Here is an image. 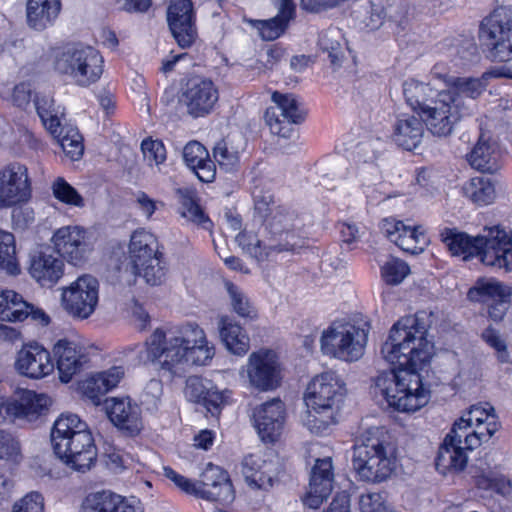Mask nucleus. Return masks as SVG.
I'll return each mask as SVG.
<instances>
[{
	"instance_id": "obj_1",
	"label": "nucleus",
	"mask_w": 512,
	"mask_h": 512,
	"mask_svg": "<svg viewBox=\"0 0 512 512\" xmlns=\"http://www.w3.org/2000/svg\"><path fill=\"white\" fill-rule=\"evenodd\" d=\"M427 326L418 314L399 319L383 343V358L397 369L383 371L374 379V394L389 407L413 413L427 405L430 391L424 387L419 371L430 361L433 344L427 340Z\"/></svg>"
},
{
	"instance_id": "obj_2",
	"label": "nucleus",
	"mask_w": 512,
	"mask_h": 512,
	"mask_svg": "<svg viewBox=\"0 0 512 512\" xmlns=\"http://www.w3.org/2000/svg\"><path fill=\"white\" fill-rule=\"evenodd\" d=\"M148 358L162 369L178 375L185 365H206L214 356V346L204 330L187 322L167 330L156 329L146 342Z\"/></svg>"
},
{
	"instance_id": "obj_3",
	"label": "nucleus",
	"mask_w": 512,
	"mask_h": 512,
	"mask_svg": "<svg viewBox=\"0 0 512 512\" xmlns=\"http://www.w3.org/2000/svg\"><path fill=\"white\" fill-rule=\"evenodd\" d=\"M486 234L471 237L455 228H444L440 232L441 241L452 255H463L464 259L479 256L481 262L497 270L510 271L512 256V235L502 226L484 228Z\"/></svg>"
},
{
	"instance_id": "obj_4",
	"label": "nucleus",
	"mask_w": 512,
	"mask_h": 512,
	"mask_svg": "<svg viewBox=\"0 0 512 512\" xmlns=\"http://www.w3.org/2000/svg\"><path fill=\"white\" fill-rule=\"evenodd\" d=\"M403 95L406 103L422 118L427 130L437 137L451 135L459 122V113L464 112V108L457 105L450 110L449 105L454 101L452 94L445 90L436 91L416 79L403 83Z\"/></svg>"
},
{
	"instance_id": "obj_5",
	"label": "nucleus",
	"mask_w": 512,
	"mask_h": 512,
	"mask_svg": "<svg viewBox=\"0 0 512 512\" xmlns=\"http://www.w3.org/2000/svg\"><path fill=\"white\" fill-rule=\"evenodd\" d=\"M55 455L70 469L85 473L97 458V448L88 425L76 414H61L51 430Z\"/></svg>"
},
{
	"instance_id": "obj_6",
	"label": "nucleus",
	"mask_w": 512,
	"mask_h": 512,
	"mask_svg": "<svg viewBox=\"0 0 512 512\" xmlns=\"http://www.w3.org/2000/svg\"><path fill=\"white\" fill-rule=\"evenodd\" d=\"M345 393V383L335 371L316 375L304 394L307 411L302 417L303 425L317 435L326 432L336 423Z\"/></svg>"
},
{
	"instance_id": "obj_7",
	"label": "nucleus",
	"mask_w": 512,
	"mask_h": 512,
	"mask_svg": "<svg viewBox=\"0 0 512 512\" xmlns=\"http://www.w3.org/2000/svg\"><path fill=\"white\" fill-rule=\"evenodd\" d=\"M352 465L361 480L381 482L393 472L395 459L383 430L371 428L353 449Z\"/></svg>"
},
{
	"instance_id": "obj_8",
	"label": "nucleus",
	"mask_w": 512,
	"mask_h": 512,
	"mask_svg": "<svg viewBox=\"0 0 512 512\" xmlns=\"http://www.w3.org/2000/svg\"><path fill=\"white\" fill-rule=\"evenodd\" d=\"M370 325L361 322H334L322 332L321 352L345 362L358 361L365 351Z\"/></svg>"
},
{
	"instance_id": "obj_9",
	"label": "nucleus",
	"mask_w": 512,
	"mask_h": 512,
	"mask_svg": "<svg viewBox=\"0 0 512 512\" xmlns=\"http://www.w3.org/2000/svg\"><path fill=\"white\" fill-rule=\"evenodd\" d=\"M481 48L493 62L506 63L512 57V8L500 5L485 17L478 32Z\"/></svg>"
},
{
	"instance_id": "obj_10",
	"label": "nucleus",
	"mask_w": 512,
	"mask_h": 512,
	"mask_svg": "<svg viewBox=\"0 0 512 512\" xmlns=\"http://www.w3.org/2000/svg\"><path fill=\"white\" fill-rule=\"evenodd\" d=\"M432 75L438 79L443 80L448 88L445 92L452 94L454 101L449 106L450 110L454 107L462 106L463 113H459V121L463 118L472 115L473 101L479 97L487 87V80L489 78H512V69L508 66L494 67L491 70L482 74L480 78L471 77H456L437 72V66L432 69Z\"/></svg>"
},
{
	"instance_id": "obj_11",
	"label": "nucleus",
	"mask_w": 512,
	"mask_h": 512,
	"mask_svg": "<svg viewBox=\"0 0 512 512\" xmlns=\"http://www.w3.org/2000/svg\"><path fill=\"white\" fill-rule=\"evenodd\" d=\"M240 376L246 379L250 388L259 392L275 390L281 382V368L278 357L273 350L260 349L252 352Z\"/></svg>"
},
{
	"instance_id": "obj_12",
	"label": "nucleus",
	"mask_w": 512,
	"mask_h": 512,
	"mask_svg": "<svg viewBox=\"0 0 512 512\" xmlns=\"http://www.w3.org/2000/svg\"><path fill=\"white\" fill-rule=\"evenodd\" d=\"M99 301V282L91 275L78 277L69 286L62 288L61 305L75 319L89 318Z\"/></svg>"
},
{
	"instance_id": "obj_13",
	"label": "nucleus",
	"mask_w": 512,
	"mask_h": 512,
	"mask_svg": "<svg viewBox=\"0 0 512 512\" xmlns=\"http://www.w3.org/2000/svg\"><path fill=\"white\" fill-rule=\"evenodd\" d=\"M219 99L216 84L209 78L194 76L182 87L179 101L185 106L188 115L193 118L209 115Z\"/></svg>"
},
{
	"instance_id": "obj_14",
	"label": "nucleus",
	"mask_w": 512,
	"mask_h": 512,
	"mask_svg": "<svg viewBox=\"0 0 512 512\" xmlns=\"http://www.w3.org/2000/svg\"><path fill=\"white\" fill-rule=\"evenodd\" d=\"M31 197V182L25 165L14 162L0 169V209L26 203Z\"/></svg>"
},
{
	"instance_id": "obj_15",
	"label": "nucleus",
	"mask_w": 512,
	"mask_h": 512,
	"mask_svg": "<svg viewBox=\"0 0 512 512\" xmlns=\"http://www.w3.org/2000/svg\"><path fill=\"white\" fill-rule=\"evenodd\" d=\"M271 99L275 105L267 108L266 123L273 134L287 138L292 132L291 124L302 122L305 113L300 109L298 100L292 94L275 91Z\"/></svg>"
},
{
	"instance_id": "obj_16",
	"label": "nucleus",
	"mask_w": 512,
	"mask_h": 512,
	"mask_svg": "<svg viewBox=\"0 0 512 512\" xmlns=\"http://www.w3.org/2000/svg\"><path fill=\"white\" fill-rule=\"evenodd\" d=\"M251 419L260 439L273 443L279 439L284 428L285 405L279 398H274L254 407Z\"/></svg>"
},
{
	"instance_id": "obj_17",
	"label": "nucleus",
	"mask_w": 512,
	"mask_h": 512,
	"mask_svg": "<svg viewBox=\"0 0 512 512\" xmlns=\"http://www.w3.org/2000/svg\"><path fill=\"white\" fill-rule=\"evenodd\" d=\"M56 251L73 265L86 260L93 249L91 236L87 230L79 226H65L53 235Z\"/></svg>"
},
{
	"instance_id": "obj_18",
	"label": "nucleus",
	"mask_w": 512,
	"mask_h": 512,
	"mask_svg": "<svg viewBox=\"0 0 512 512\" xmlns=\"http://www.w3.org/2000/svg\"><path fill=\"white\" fill-rule=\"evenodd\" d=\"M265 221L266 229L278 241L274 244L276 251L292 249L289 239L294 238L296 231L303 226L300 212L290 205H278Z\"/></svg>"
},
{
	"instance_id": "obj_19",
	"label": "nucleus",
	"mask_w": 512,
	"mask_h": 512,
	"mask_svg": "<svg viewBox=\"0 0 512 512\" xmlns=\"http://www.w3.org/2000/svg\"><path fill=\"white\" fill-rule=\"evenodd\" d=\"M382 233L404 252L418 254L428 245V238L422 226H409L403 221L386 218L382 220Z\"/></svg>"
},
{
	"instance_id": "obj_20",
	"label": "nucleus",
	"mask_w": 512,
	"mask_h": 512,
	"mask_svg": "<svg viewBox=\"0 0 512 512\" xmlns=\"http://www.w3.org/2000/svg\"><path fill=\"white\" fill-rule=\"evenodd\" d=\"M167 21L178 45L182 48L190 47L197 36L191 0H171Z\"/></svg>"
},
{
	"instance_id": "obj_21",
	"label": "nucleus",
	"mask_w": 512,
	"mask_h": 512,
	"mask_svg": "<svg viewBox=\"0 0 512 512\" xmlns=\"http://www.w3.org/2000/svg\"><path fill=\"white\" fill-rule=\"evenodd\" d=\"M16 371L31 379H41L54 370V363L48 350L37 343L24 345L17 353Z\"/></svg>"
},
{
	"instance_id": "obj_22",
	"label": "nucleus",
	"mask_w": 512,
	"mask_h": 512,
	"mask_svg": "<svg viewBox=\"0 0 512 512\" xmlns=\"http://www.w3.org/2000/svg\"><path fill=\"white\" fill-rule=\"evenodd\" d=\"M334 473L332 458L317 459L312 468L309 489L303 501L306 506L317 509L333 490Z\"/></svg>"
},
{
	"instance_id": "obj_23",
	"label": "nucleus",
	"mask_w": 512,
	"mask_h": 512,
	"mask_svg": "<svg viewBox=\"0 0 512 512\" xmlns=\"http://www.w3.org/2000/svg\"><path fill=\"white\" fill-rule=\"evenodd\" d=\"M13 421L21 420L28 423L37 421L46 415L51 399L45 394H38L32 390H23L11 398Z\"/></svg>"
},
{
	"instance_id": "obj_24",
	"label": "nucleus",
	"mask_w": 512,
	"mask_h": 512,
	"mask_svg": "<svg viewBox=\"0 0 512 512\" xmlns=\"http://www.w3.org/2000/svg\"><path fill=\"white\" fill-rule=\"evenodd\" d=\"M106 412L111 422L129 435H137L142 429L141 411L130 399L106 400Z\"/></svg>"
},
{
	"instance_id": "obj_25",
	"label": "nucleus",
	"mask_w": 512,
	"mask_h": 512,
	"mask_svg": "<svg viewBox=\"0 0 512 512\" xmlns=\"http://www.w3.org/2000/svg\"><path fill=\"white\" fill-rule=\"evenodd\" d=\"M82 512H143L139 501L105 490L88 495Z\"/></svg>"
},
{
	"instance_id": "obj_26",
	"label": "nucleus",
	"mask_w": 512,
	"mask_h": 512,
	"mask_svg": "<svg viewBox=\"0 0 512 512\" xmlns=\"http://www.w3.org/2000/svg\"><path fill=\"white\" fill-rule=\"evenodd\" d=\"M242 474L251 488L268 490L276 481L277 464L257 455H249L242 462Z\"/></svg>"
},
{
	"instance_id": "obj_27",
	"label": "nucleus",
	"mask_w": 512,
	"mask_h": 512,
	"mask_svg": "<svg viewBox=\"0 0 512 512\" xmlns=\"http://www.w3.org/2000/svg\"><path fill=\"white\" fill-rule=\"evenodd\" d=\"M54 354L57 357L60 380L64 383L69 382L87 360L82 348L66 339L59 340L55 344Z\"/></svg>"
},
{
	"instance_id": "obj_28",
	"label": "nucleus",
	"mask_w": 512,
	"mask_h": 512,
	"mask_svg": "<svg viewBox=\"0 0 512 512\" xmlns=\"http://www.w3.org/2000/svg\"><path fill=\"white\" fill-rule=\"evenodd\" d=\"M63 261L46 251H39L32 256L31 276L43 287H52L63 275Z\"/></svg>"
},
{
	"instance_id": "obj_29",
	"label": "nucleus",
	"mask_w": 512,
	"mask_h": 512,
	"mask_svg": "<svg viewBox=\"0 0 512 512\" xmlns=\"http://www.w3.org/2000/svg\"><path fill=\"white\" fill-rule=\"evenodd\" d=\"M61 7V0H27V25L36 31L51 27L58 18Z\"/></svg>"
},
{
	"instance_id": "obj_30",
	"label": "nucleus",
	"mask_w": 512,
	"mask_h": 512,
	"mask_svg": "<svg viewBox=\"0 0 512 512\" xmlns=\"http://www.w3.org/2000/svg\"><path fill=\"white\" fill-rule=\"evenodd\" d=\"M183 159L200 181L210 183L215 179V163L201 143L197 141L187 143L183 149Z\"/></svg>"
},
{
	"instance_id": "obj_31",
	"label": "nucleus",
	"mask_w": 512,
	"mask_h": 512,
	"mask_svg": "<svg viewBox=\"0 0 512 512\" xmlns=\"http://www.w3.org/2000/svg\"><path fill=\"white\" fill-rule=\"evenodd\" d=\"M424 125L421 117L408 114L399 116L394 124V142L408 151L416 149L423 139Z\"/></svg>"
},
{
	"instance_id": "obj_32",
	"label": "nucleus",
	"mask_w": 512,
	"mask_h": 512,
	"mask_svg": "<svg viewBox=\"0 0 512 512\" xmlns=\"http://www.w3.org/2000/svg\"><path fill=\"white\" fill-rule=\"evenodd\" d=\"M90 46L82 44H68L54 50L53 67L56 72L69 77L73 82L80 74V66Z\"/></svg>"
},
{
	"instance_id": "obj_33",
	"label": "nucleus",
	"mask_w": 512,
	"mask_h": 512,
	"mask_svg": "<svg viewBox=\"0 0 512 512\" xmlns=\"http://www.w3.org/2000/svg\"><path fill=\"white\" fill-rule=\"evenodd\" d=\"M501 155L497 146L481 135L467 155L470 166L482 173H495L501 168Z\"/></svg>"
},
{
	"instance_id": "obj_34",
	"label": "nucleus",
	"mask_w": 512,
	"mask_h": 512,
	"mask_svg": "<svg viewBox=\"0 0 512 512\" xmlns=\"http://www.w3.org/2000/svg\"><path fill=\"white\" fill-rule=\"evenodd\" d=\"M158 252V242L153 234L143 229L136 230L130 239L129 257L131 268L144 266L150 259L161 257Z\"/></svg>"
},
{
	"instance_id": "obj_35",
	"label": "nucleus",
	"mask_w": 512,
	"mask_h": 512,
	"mask_svg": "<svg viewBox=\"0 0 512 512\" xmlns=\"http://www.w3.org/2000/svg\"><path fill=\"white\" fill-rule=\"evenodd\" d=\"M124 374L125 371L121 366H115L106 371L96 373L82 383L83 393L94 403H98L101 396L119 384Z\"/></svg>"
},
{
	"instance_id": "obj_36",
	"label": "nucleus",
	"mask_w": 512,
	"mask_h": 512,
	"mask_svg": "<svg viewBox=\"0 0 512 512\" xmlns=\"http://www.w3.org/2000/svg\"><path fill=\"white\" fill-rule=\"evenodd\" d=\"M278 9V14L269 19L258 22V31L264 40L272 41L284 33L288 22L295 14L293 0H272Z\"/></svg>"
},
{
	"instance_id": "obj_37",
	"label": "nucleus",
	"mask_w": 512,
	"mask_h": 512,
	"mask_svg": "<svg viewBox=\"0 0 512 512\" xmlns=\"http://www.w3.org/2000/svg\"><path fill=\"white\" fill-rule=\"evenodd\" d=\"M218 329L222 342L235 355H244L250 348V339L243 328L228 316L220 317Z\"/></svg>"
},
{
	"instance_id": "obj_38",
	"label": "nucleus",
	"mask_w": 512,
	"mask_h": 512,
	"mask_svg": "<svg viewBox=\"0 0 512 512\" xmlns=\"http://www.w3.org/2000/svg\"><path fill=\"white\" fill-rule=\"evenodd\" d=\"M466 446H456L443 441L436 458V469L446 474L448 472H461L466 467L468 457Z\"/></svg>"
},
{
	"instance_id": "obj_39",
	"label": "nucleus",
	"mask_w": 512,
	"mask_h": 512,
	"mask_svg": "<svg viewBox=\"0 0 512 512\" xmlns=\"http://www.w3.org/2000/svg\"><path fill=\"white\" fill-rule=\"evenodd\" d=\"M103 64L104 60L100 52L90 46L80 66V74L75 77L74 83L80 87H88L96 83L103 73Z\"/></svg>"
},
{
	"instance_id": "obj_40",
	"label": "nucleus",
	"mask_w": 512,
	"mask_h": 512,
	"mask_svg": "<svg viewBox=\"0 0 512 512\" xmlns=\"http://www.w3.org/2000/svg\"><path fill=\"white\" fill-rule=\"evenodd\" d=\"M467 296L471 301L488 305L499 297H510V289L494 279H479Z\"/></svg>"
},
{
	"instance_id": "obj_41",
	"label": "nucleus",
	"mask_w": 512,
	"mask_h": 512,
	"mask_svg": "<svg viewBox=\"0 0 512 512\" xmlns=\"http://www.w3.org/2000/svg\"><path fill=\"white\" fill-rule=\"evenodd\" d=\"M241 139L230 138L219 141L213 148V156L220 168L226 171L236 169L240 162V153L243 150Z\"/></svg>"
},
{
	"instance_id": "obj_42",
	"label": "nucleus",
	"mask_w": 512,
	"mask_h": 512,
	"mask_svg": "<svg viewBox=\"0 0 512 512\" xmlns=\"http://www.w3.org/2000/svg\"><path fill=\"white\" fill-rule=\"evenodd\" d=\"M465 195L477 205H489L496 196L494 184L489 178L475 177L464 186Z\"/></svg>"
},
{
	"instance_id": "obj_43",
	"label": "nucleus",
	"mask_w": 512,
	"mask_h": 512,
	"mask_svg": "<svg viewBox=\"0 0 512 512\" xmlns=\"http://www.w3.org/2000/svg\"><path fill=\"white\" fill-rule=\"evenodd\" d=\"M25 307L22 296L13 290H0V319L16 322L25 320V313L21 308Z\"/></svg>"
},
{
	"instance_id": "obj_44",
	"label": "nucleus",
	"mask_w": 512,
	"mask_h": 512,
	"mask_svg": "<svg viewBox=\"0 0 512 512\" xmlns=\"http://www.w3.org/2000/svg\"><path fill=\"white\" fill-rule=\"evenodd\" d=\"M34 105L44 126L52 134L57 133L60 122L57 117V109L52 96L43 93H36L34 97Z\"/></svg>"
},
{
	"instance_id": "obj_45",
	"label": "nucleus",
	"mask_w": 512,
	"mask_h": 512,
	"mask_svg": "<svg viewBox=\"0 0 512 512\" xmlns=\"http://www.w3.org/2000/svg\"><path fill=\"white\" fill-rule=\"evenodd\" d=\"M181 203V215L189 221L201 226L205 230H210L212 222L204 214L201 207L196 203L193 195L189 191H179Z\"/></svg>"
},
{
	"instance_id": "obj_46",
	"label": "nucleus",
	"mask_w": 512,
	"mask_h": 512,
	"mask_svg": "<svg viewBox=\"0 0 512 512\" xmlns=\"http://www.w3.org/2000/svg\"><path fill=\"white\" fill-rule=\"evenodd\" d=\"M236 242L239 247L251 257L258 261L267 259L272 250H276L274 244L263 245L258 237L251 233L243 231L236 236Z\"/></svg>"
},
{
	"instance_id": "obj_47",
	"label": "nucleus",
	"mask_w": 512,
	"mask_h": 512,
	"mask_svg": "<svg viewBox=\"0 0 512 512\" xmlns=\"http://www.w3.org/2000/svg\"><path fill=\"white\" fill-rule=\"evenodd\" d=\"M0 269L11 275L19 273L16 258L15 238L12 233H0Z\"/></svg>"
},
{
	"instance_id": "obj_48",
	"label": "nucleus",
	"mask_w": 512,
	"mask_h": 512,
	"mask_svg": "<svg viewBox=\"0 0 512 512\" xmlns=\"http://www.w3.org/2000/svg\"><path fill=\"white\" fill-rule=\"evenodd\" d=\"M342 35L337 28H330L321 33L318 44L328 53L333 65H339L344 58V49L341 44Z\"/></svg>"
},
{
	"instance_id": "obj_49",
	"label": "nucleus",
	"mask_w": 512,
	"mask_h": 512,
	"mask_svg": "<svg viewBox=\"0 0 512 512\" xmlns=\"http://www.w3.org/2000/svg\"><path fill=\"white\" fill-rule=\"evenodd\" d=\"M230 304L235 313L240 317L254 319L257 311L242 289L231 282L225 284Z\"/></svg>"
},
{
	"instance_id": "obj_50",
	"label": "nucleus",
	"mask_w": 512,
	"mask_h": 512,
	"mask_svg": "<svg viewBox=\"0 0 512 512\" xmlns=\"http://www.w3.org/2000/svg\"><path fill=\"white\" fill-rule=\"evenodd\" d=\"M132 271L135 275L143 277L147 284L161 285L166 278L167 267L163 256H161L150 259V262L147 261L144 266L136 267Z\"/></svg>"
},
{
	"instance_id": "obj_51",
	"label": "nucleus",
	"mask_w": 512,
	"mask_h": 512,
	"mask_svg": "<svg viewBox=\"0 0 512 512\" xmlns=\"http://www.w3.org/2000/svg\"><path fill=\"white\" fill-rule=\"evenodd\" d=\"M32 93V84L29 81H22L12 89L0 91V96L13 106L25 110L30 105Z\"/></svg>"
},
{
	"instance_id": "obj_52",
	"label": "nucleus",
	"mask_w": 512,
	"mask_h": 512,
	"mask_svg": "<svg viewBox=\"0 0 512 512\" xmlns=\"http://www.w3.org/2000/svg\"><path fill=\"white\" fill-rule=\"evenodd\" d=\"M410 273V268L401 259L391 257L381 266V277L389 285L400 284Z\"/></svg>"
},
{
	"instance_id": "obj_53",
	"label": "nucleus",
	"mask_w": 512,
	"mask_h": 512,
	"mask_svg": "<svg viewBox=\"0 0 512 512\" xmlns=\"http://www.w3.org/2000/svg\"><path fill=\"white\" fill-rule=\"evenodd\" d=\"M59 144L63 152L72 160H78L84 151L83 138L77 129L69 128L59 132Z\"/></svg>"
},
{
	"instance_id": "obj_54",
	"label": "nucleus",
	"mask_w": 512,
	"mask_h": 512,
	"mask_svg": "<svg viewBox=\"0 0 512 512\" xmlns=\"http://www.w3.org/2000/svg\"><path fill=\"white\" fill-rule=\"evenodd\" d=\"M53 195L56 199L70 206L84 207L83 197L77 190L63 178H57L52 185Z\"/></svg>"
},
{
	"instance_id": "obj_55",
	"label": "nucleus",
	"mask_w": 512,
	"mask_h": 512,
	"mask_svg": "<svg viewBox=\"0 0 512 512\" xmlns=\"http://www.w3.org/2000/svg\"><path fill=\"white\" fill-rule=\"evenodd\" d=\"M196 497L208 501L220 502L221 504H229L233 502L235 494L232 482L229 478L220 482L219 485H216L210 490H198Z\"/></svg>"
},
{
	"instance_id": "obj_56",
	"label": "nucleus",
	"mask_w": 512,
	"mask_h": 512,
	"mask_svg": "<svg viewBox=\"0 0 512 512\" xmlns=\"http://www.w3.org/2000/svg\"><path fill=\"white\" fill-rule=\"evenodd\" d=\"M227 479L229 476L225 470L209 463L202 473L201 480L196 481V490H210Z\"/></svg>"
},
{
	"instance_id": "obj_57",
	"label": "nucleus",
	"mask_w": 512,
	"mask_h": 512,
	"mask_svg": "<svg viewBox=\"0 0 512 512\" xmlns=\"http://www.w3.org/2000/svg\"><path fill=\"white\" fill-rule=\"evenodd\" d=\"M144 159L149 165H160L166 160V149L159 140L145 139L141 143Z\"/></svg>"
},
{
	"instance_id": "obj_58",
	"label": "nucleus",
	"mask_w": 512,
	"mask_h": 512,
	"mask_svg": "<svg viewBox=\"0 0 512 512\" xmlns=\"http://www.w3.org/2000/svg\"><path fill=\"white\" fill-rule=\"evenodd\" d=\"M163 394V386L160 380L151 379L146 384L141 394V404L149 411L158 409Z\"/></svg>"
},
{
	"instance_id": "obj_59",
	"label": "nucleus",
	"mask_w": 512,
	"mask_h": 512,
	"mask_svg": "<svg viewBox=\"0 0 512 512\" xmlns=\"http://www.w3.org/2000/svg\"><path fill=\"white\" fill-rule=\"evenodd\" d=\"M486 426H481V429H475V433L466 436V448L475 449L483 442L488 441L493 434L498 430V424L495 422V417L490 418L485 422Z\"/></svg>"
},
{
	"instance_id": "obj_60",
	"label": "nucleus",
	"mask_w": 512,
	"mask_h": 512,
	"mask_svg": "<svg viewBox=\"0 0 512 512\" xmlns=\"http://www.w3.org/2000/svg\"><path fill=\"white\" fill-rule=\"evenodd\" d=\"M209 381L203 380L199 376H190L186 380L184 394L189 401L201 403L207 389L209 388Z\"/></svg>"
},
{
	"instance_id": "obj_61",
	"label": "nucleus",
	"mask_w": 512,
	"mask_h": 512,
	"mask_svg": "<svg viewBox=\"0 0 512 512\" xmlns=\"http://www.w3.org/2000/svg\"><path fill=\"white\" fill-rule=\"evenodd\" d=\"M208 385L209 388L201 403L214 415L228 401L231 392L229 390L219 391L211 383Z\"/></svg>"
},
{
	"instance_id": "obj_62",
	"label": "nucleus",
	"mask_w": 512,
	"mask_h": 512,
	"mask_svg": "<svg viewBox=\"0 0 512 512\" xmlns=\"http://www.w3.org/2000/svg\"><path fill=\"white\" fill-rule=\"evenodd\" d=\"M362 512H390L385 497L380 493L363 494L359 500Z\"/></svg>"
},
{
	"instance_id": "obj_63",
	"label": "nucleus",
	"mask_w": 512,
	"mask_h": 512,
	"mask_svg": "<svg viewBox=\"0 0 512 512\" xmlns=\"http://www.w3.org/2000/svg\"><path fill=\"white\" fill-rule=\"evenodd\" d=\"M482 336L484 340L495 349L498 360L502 363H507L509 361V351L505 340L502 339L499 332L495 329L488 328L483 332Z\"/></svg>"
},
{
	"instance_id": "obj_64",
	"label": "nucleus",
	"mask_w": 512,
	"mask_h": 512,
	"mask_svg": "<svg viewBox=\"0 0 512 512\" xmlns=\"http://www.w3.org/2000/svg\"><path fill=\"white\" fill-rule=\"evenodd\" d=\"M44 500L40 493L30 492L16 502L13 512H43Z\"/></svg>"
}]
</instances>
